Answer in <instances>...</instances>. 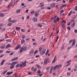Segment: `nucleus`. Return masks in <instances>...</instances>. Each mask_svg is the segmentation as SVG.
<instances>
[{"label": "nucleus", "mask_w": 77, "mask_h": 77, "mask_svg": "<svg viewBox=\"0 0 77 77\" xmlns=\"http://www.w3.org/2000/svg\"><path fill=\"white\" fill-rule=\"evenodd\" d=\"M4 56V55H3V54L1 55L0 56V58H1V57H3Z\"/></svg>", "instance_id": "69168bd1"}, {"label": "nucleus", "mask_w": 77, "mask_h": 77, "mask_svg": "<svg viewBox=\"0 0 77 77\" xmlns=\"http://www.w3.org/2000/svg\"><path fill=\"white\" fill-rule=\"evenodd\" d=\"M21 31L22 32H25V30L24 29H21Z\"/></svg>", "instance_id": "13d9d810"}, {"label": "nucleus", "mask_w": 77, "mask_h": 77, "mask_svg": "<svg viewBox=\"0 0 77 77\" xmlns=\"http://www.w3.org/2000/svg\"><path fill=\"white\" fill-rule=\"evenodd\" d=\"M3 15H4V14L3 13H1L0 14V16L1 17H3Z\"/></svg>", "instance_id": "c85d7f7f"}, {"label": "nucleus", "mask_w": 77, "mask_h": 77, "mask_svg": "<svg viewBox=\"0 0 77 77\" xmlns=\"http://www.w3.org/2000/svg\"><path fill=\"white\" fill-rule=\"evenodd\" d=\"M29 18H30L29 16H27L26 17V19H27V20H29Z\"/></svg>", "instance_id": "e2e57ef3"}, {"label": "nucleus", "mask_w": 77, "mask_h": 77, "mask_svg": "<svg viewBox=\"0 0 77 77\" xmlns=\"http://www.w3.org/2000/svg\"><path fill=\"white\" fill-rule=\"evenodd\" d=\"M47 63H50V61H49V58H47L45 60L44 62V64H45V65H47Z\"/></svg>", "instance_id": "7ed1b4c3"}, {"label": "nucleus", "mask_w": 77, "mask_h": 77, "mask_svg": "<svg viewBox=\"0 0 77 77\" xmlns=\"http://www.w3.org/2000/svg\"><path fill=\"white\" fill-rule=\"evenodd\" d=\"M11 47V45L8 44L6 46L5 49H7L8 48H9L10 47Z\"/></svg>", "instance_id": "9d476101"}, {"label": "nucleus", "mask_w": 77, "mask_h": 77, "mask_svg": "<svg viewBox=\"0 0 77 77\" xmlns=\"http://www.w3.org/2000/svg\"><path fill=\"white\" fill-rule=\"evenodd\" d=\"M61 26H62L63 27H65V25H64V24L63 23H61Z\"/></svg>", "instance_id": "393cba45"}, {"label": "nucleus", "mask_w": 77, "mask_h": 77, "mask_svg": "<svg viewBox=\"0 0 77 77\" xmlns=\"http://www.w3.org/2000/svg\"><path fill=\"white\" fill-rule=\"evenodd\" d=\"M46 51V50L45 49H43L42 51V53H40V54L42 56V55H44V54H45V52Z\"/></svg>", "instance_id": "20e7f679"}, {"label": "nucleus", "mask_w": 77, "mask_h": 77, "mask_svg": "<svg viewBox=\"0 0 77 77\" xmlns=\"http://www.w3.org/2000/svg\"><path fill=\"white\" fill-rule=\"evenodd\" d=\"M33 45H38V43L36 42H34L33 43Z\"/></svg>", "instance_id": "7c9ffc66"}, {"label": "nucleus", "mask_w": 77, "mask_h": 77, "mask_svg": "<svg viewBox=\"0 0 77 77\" xmlns=\"http://www.w3.org/2000/svg\"><path fill=\"white\" fill-rule=\"evenodd\" d=\"M5 60H4L2 61V63H1V65H3V63H4V62H5Z\"/></svg>", "instance_id": "a211bd4d"}, {"label": "nucleus", "mask_w": 77, "mask_h": 77, "mask_svg": "<svg viewBox=\"0 0 77 77\" xmlns=\"http://www.w3.org/2000/svg\"><path fill=\"white\" fill-rule=\"evenodd\" d=\"M21 11V10L20 9H18L17 11V13H19V12H20Z\"/></svg>", "instance_id": "473e14b6"}, {"label": "nucleus", "mask_w": 77, "mask_h": 77, "mask_svg": "<svg viewBox=\"0 0 77 77\" xmlns=\"http://www.w3.org/2000/svg\"><path fill=\"white\" fill-rule=\"evenodd\" d=\"M11 18H10L9 20H8V22H9V23H11Z\"/></svg>", "instance_id": "5fc2aeb1"}, {"label": "nucleus", "mask_w": 77, "mask_h": 77, "mask_svg": "<svg viewBox=\"0 0 77 77\" xmlns=\"http://www.w3.org/2000/svg\"><path fill=\"white\" fill-rule=\"evenodd\" d=\"M36 66H37V68H38V69H41V67L39 65H37Z\"/></svg>", "instance_id": "b1692460"}, {"label": "nucleus", "mask_w": 77, "mask_h": 77, "mask_svg": "<svg viewBox=\"0 0 77 77\" xmlns=\"http://www.w3.org/2000/svg\"><path fill=\"white\" fill-rule=\"evenodd\" d=\"M38 27H42V26L41 25L39 24L38 25Z\"/></svg>", "instance_id": "864d4df0"}, {"label": "nucleus", "mask_w": 77, "mask_h": 77, "mask_svg": "<svg viewBox=\"0 0 77 77\" xmlns=\"http://www.w3.org/2000/svg\"><path fill=\"white\" fill-rule=\"evenodd\" d=\"M75 33H77V29H76L75 30Z\"/></svg>", "instance_id": "774afa93"}, {"label": "nucleus", "mask_w": 77, "mask_h": 77, "mask_svg": "<svg viewBox=\"0 0 77 77\" xmlns=\"http://www.w3.org/2000/svg\"><path fill=\"white\" fill-rule=\"evenodd\" d=\"M5 30H6V29L5 28H4L2 29L1 30L2 31H5Z\"/></svg>", "instance_id": "bf43d9fd"}, {"label": "nucleus", "mask_w": 77, "mask_h": 77, "mask_svg": "<svg viewBox=\"0 0 77 77\" xmlns=\"http://www.w3.org/2000/svg\"><path fill=\"white\" fill-rule=\"evenodd\" d=\"M56 56H55L54 57V60L52 61V63H53L55 62V61H56Z\"/></svg>", "instance_id": "1a4fd4ad"}, {"label": "nucleus", "mask_w": 77, "mask_h": 77, "mask_svg": "<svg viewBox=\"0 0 77 77\" xmlns=\"http://www.w3.org/2000/svg\"><path fill=\"white\" fill-rule=\"evenodd\" d=\"M17 47L15 48V50H18V48H21V46L20 45H17Z\"/></svg>", "instance_id": "39448f33"}, {"label": "nucleus", "mask_w": 77, "mask_h": 77, "mask_svg": "<svg viewBox=\"0 0 77 77\" xmlns=\"http://www.w3.org/2000/svg\"><path fill=\"white\" fill-rule=\"evenodd\" d=\"M42 4H43V2H41L40 3V5H41L39 7H42V6H44V5H42Z\"/></svg>", "instance_id": "5701e85b"}, {"label": "nucleus", "mask_w": 77, "mask_h": 77, "mask_svg": "<svg viewBox=\"0 0 77 77\" xmlns=\"http://www.w3.org/2000/svg\"><path fill=\"white\" fill-rule=\"evenodd\" d=\"M64 45H63L62 46V47L61 48L62 49H61V50H63V49H64Z\"/></svg>", "instance_id": "58836bf2"}, {"label": "nucleus", "mask_w": 77, "mask_h": 77, "mask_svg": "<svg viewBox=\"0 0 77 77\" xmlns=\"http://www.w3.org/2000/svg\"><path fill=\"white\" fill-rule=\"evenodd\" d=\"M39 51H41V50H42V47H41L39 48Z\"/></svg>", "instance_id": "f704fd0d"}, {"label": "nucleus", "mask_w": 77, "mask_h": 77, "mask_svg": "<svg viewBox=\"0 0 77 77\" xmlns=\"http://www.w3.org/2000/svg\"><path fill=\"white\" fill-rule=\"evenodd\" d=\"M18 57H16V58H14V59H13L11 60V61H14V60H18Z\"/></svg>", "instance_id": "6e6552de"}, {"label": "nucleus", "mask_w": 77, "mask_h": 77, "mask_svg": "<svg viewBox=\"0 0 77 77\" xmlns=\"http://www.w3.org/2000/svg\"><path fill=\"white\" fill-rule=\"evenodd\" d=\"M11 23H15V20H12L11 21Z\"/></svg>", "instance_id": "79ce46f5"}, {"label": "nucleus", "mask_w": 77, "mask_h": 77, "mask_svg": "<svg viewBox=\"0 0 77 77\" xmlns=\"http://www.w3.org/2000/svg\"><path fill=\"white\" fill-rule=\"evenodd\" d=\"M16 30H20L21 28L20 27H16Z\"/></svg>", "instance_id": "72a5a7b5"}, {"label": "nucleus", "mask_w": 77, "mask_h": 77, "mask_svg": "<svg viewBox=\"0 0 77 77\" xmlns=\"http://www.w3.org/2000/svg\"><path fill=\"white\" fill-rule=\"evenodd\" d=\"M67 29H68V30H71V28H70V27H67Z\"/></svg>", "instance_id": "603ef678"}, {"label": "nucleus", "mask_w": 77, "mask_h": 77, "mask_svg": "<svg viewBox=\"0 0 77 77\" xmlns=\"http://www.w3.org/2000/svg\"><path fill=\"white\" fill-rule=\"evenodd\" d=\"M53 68H54V66H52L51 67V70H53Z\"/></svg>", "instance_id": "6e6d98bb"}, {"label": "nucleus", "mask_w": 77, "mask_h": 77, "mask_svg": "<svg viewBox=\"0 0 77 77\" xmlns=\"http://www.w3.org/2000/svg\"><path fill=\"white\" fill-rule=\"evenodd\" d=\"M23 48H24L23 46H22L20 48V53H22V51H23Z\"/></svg>", "instance_id": "f8f14e48"}, {"label": "nucleus", "mask_w": 77, "mask_h": 77, "mask_svg": "<svg viewBox=\"0 0 77 77\" xmlns=\"http://www.w3.org/2000/svg\"><path fill=\"white\" fill-rule=\"evenodd\" d=\"M13 54H14V52H11L10 54V55L12 56V55H13Z\"/></svg>", "instance_id": "4d7b16f0"}, {"label": "nucleus", "mask_w": 77, "mask_h": 77, "mask_svg": "<svg viewBox=\"0 0 77 77\" xmlns=\"http://www.w3.org/2000/svg\"><path fill=\"white\" fill-rule=\"evenodd\" d=\"M27 46H25L23 48V51H26V50H27Z\"/></svg>", "instance_id": "ddd939ff"}, {"label": "nucleus", "mask_w": 77, "mask_h": 77, "mask_svg": "<svg viewBox=\"0 0 77 77\" xmlns=\"http://www.w3.org/2000/svg\"><path fill=\"white\" fill-rule=\"evenodd\" d=\"M37 20H38V19H37V18H36V17L34 18L33 19V21L34 22H36V21H37Z\"/></svg>", "instance_id": "9b49d317"}, {"label": "nucleus", "mask_w": 77, "mask_h": 77, "mask_svg": "<svg viewBox=\"0 0 77 77\" xmlns=\"http://www.w3.org/2000/svg\"><path fill=\"white\" fill-rule=\"evenodd\" d=\"M71 23V22H70L69 23H67V26H69V25H70V24Z\"/></svg>", "instance_id": "338daca9"}, {"label": "nucleus", "mask_w": 77, "mask_h": 77, "mask_svg": "<svg viewBox=\"0 0 77 77\" xmlns=\"http://www.w3.org/2000/svg\"><path fill=\"white\" fill-rule=\"evenodd\" d=\"M17 63H18L16 62H14L12 63L10 67V68L11 69H13L15 67V65H16Z\"/></svg>", "instance_id": "f257e3e1"}, {"label": "nucleus", "mask_w": 77, "mask_h": 77, "mask_svg": "<svg viewBox=\"0 0 77 77\" xmlns=\"http://www.w3.org/2000/svg\"><path fill=\"white\" fill-rule=\"evenodd\" d=\"M63 12H64V10H62L61 11H60V15H61V14H62V13H63Z\"/></svg>", "instance_id": "e433bc0d"}, {"label": "nucleus", "mask_w": 77, "mask_h": 77, "mask_svg": "<svg viewBox=\"0 0 77 77\" xmlns=\"http://www.w3.org/2000/svg\"><path fill=\"white\" fill-rule=\"evenodd\" d=\"M69 62H71V60H69L67 62V63H69Z\"/></svg>", "instance_id": "052dcab7"}, {"label": "nucleus", "mask_w": 77, "mask_h": 77, "mask_svg": "<svg viewBox=\"0 0 77 77\" xmlns=\"http://www.w3.org/2000/svg\"><path fill=\"white\" fill-rule=\"evenodd\" d=\"M11 4H9L7 8L8 9H9V7H11Z\"/></svg>", "instance_id": "49530a36"}, {"label": "nucleus", "mask_w": 77, "mask_h": 77, "mask_svg": "<svg viewBox=\"0 0 77 77\" xmlns=\"http://www.w3.org/2000/svg\"><path fill=\"white\" fill-rule=\"evenodd\" d=\"M3 24L2 23H0V26L3 27Z\"/></svg>", "instance_id": "3c124183"}, {"label": "nucleus", "mask_w": 77, "mask_h": 77, "mask_svg": "<svg viewBox=\"0 0 77 77\" xmlns=\"http://www.w3.org/2000/svg\"><path fill=\"white\" fill-rule=\"evenodd\" d=\"M61 66H62V65L60 64L58 65V69H59L61 68Z\"/></svg>", "instance_id": "2eb2a0df"}, {"label": "nucleus", "mask_w": 77, "mask_h": 77, "mask_svg": "<svg viewBox=\"0 0 77 77\" xmlns=\"http://www.w3.org/2000/svg\"><path fill=\"white\" fill-rule=\"evenodd\" d=\"M25 42V40L24 39H22L21 41V44H23L24 43V42Z\"/></svg>", "instance_id": "a878e982"}, {"label": "nucleus", "mask_w": 77, "mask_h": 77, "mask_svg": "<svg viewBox=\"0 0 77 77\" xmlns=\"http://www.w3.org/2000/svg\"><path fill=\"white\" fill-rule=\"evenodd\" d=\"M38 52V50H36L35 51L34 53V54H36V53H37V52Z\"/></svg>", "instance_id": "4c0bfd02"}, {"label": "nucleus", "mask_w": 77, "mask_h": 77, "mask_svg": "<svg viewBox=\"0 0 77 77\" xmlns=\"http://www.w3.org/2000/svg\"><path fill=\"white\" fill-rule=\"evenodd\" d=\"M75 39H73V41L72 43V46H74V45H75Z\"/></svg>", "instance_id": "0eeeda50"}, {"label": "nucleus", "mask_w": 77, "mask_h": 77, "mask_svg": "<svg viewBox=\"0 0 77 77\" xmlns=\"http://www.w3.org/2000/svg\"><path fill=\"white\" fill-rule=\"evenodd\" d=\"M36 70H37V69H36V68H34V71H33L34 72H36Z\"/></svg>", "instance_id": "8fccbe9b"}, {"label": "nucleus", "mask_w": 77, "mask_h": 77, "mask_svg": "<svg viewBox=\"0 0 77 77\" xmlns=\"http://www.w3.org/2000/svg\"><path fill=\"white\" fill-rule=\"evenodd\" d=\"M20 64L18 63L16 65V68H19V67H20Z\"/></svg>", "instance_id": "4be33fe9"}, {"label": "nucleus", "mask_w": 77, "mask_h": 77, "mask_svg": "<svg viewBox=\"0 0 77 77\" xmlns=\"http://www.w3.org/2000/svg\"><path fill=\"white\" fill-rule=\"evenodd\" d=\"M55 5H56L55 4H51V5H50V7L51 8H54V7L55 6Z\"/></svg>", "instance_id": "423d86ee"}, {"label": "nucleus", "mask_w": 77, "mask_h": 77, "mask_svg": "<svg viewBox=\"0 0 77 77\" xmlns=\"http://www.w3.org/2000/svg\"><path fill=\"white\" fill-rule=\"evenodd\" d=\"M13 73V72H7V74H8V75H9V74H11Z\"/></svg>", "instance_id": "cd10ccee"}, {"label": "nucleus", "mask_w": 77, "mask_h": 77, "mask_svg": "<svg viewBox=\"0 0 77 77\" xmlns=\"http://www.w3.org/2000/svg\"><path fill=\"white\" fill-rule=\"evenodd\" d=\"M12 23H10L8 24V25L9 26H12Z\"/></svg>", "instance_id": "ea45409f"}, {"label": "nucleus", "mask_w": 77, "mask_h": 77, "mask_svg": "<svg viewBox=\"0 0 77 77\" xmlns=\"http://www.w3.org/2000/svg\"><path fill=\"white\" fill-rule=\"evenodd\" d=\"M27 61H25L23 63L24 66H26V62Z\"/></svg>", "instance_id": "6ab92c4d"}, {"label": "nucleus", "mask_w": 77, "mask_h": 77, "mask_svg": "<svg viewBox=\"0 0 77 77\" xmlns=\"http://www.w3.org/2000/svg\"><path fill=\"white\" fill-rule=\"evenodd\" d=\"M74 21H75V20L74 19H73V20H71V21L72 23H73V22H74Z\"/></svg>", "instance_id": "680f3d73"}, {"label": "nucleus", "mask_w": 77, "mask_h": 77, "mask_svg": "<svg viewBox=\"0 0 77 77\" xmlns=\"http://www.w3.org/2000/svg\"><path fill=\"white\" fill-rule=\"evenodd\" d=\"M49 53V51L48 50H47L46 53H45V55H46V56H47V54H48V53Z\"/></svg>", "instance_id": "c9c22d12"}, {"label": "nucleus", "mask_w": 77, "mask_h": 77, "mask_svg": "<svg viewBox=\"0 0 77 77\" xmlns=\"http://www.w3.org/2000/svg\"><path fill=\"white\" fill-rule=\"evenodd\" d=\"M18 1V0H14V3H16L17 2V1Z\"/></svg>", "instance_id": "09e8293b"}, {"label": "nucleus", "mask_w": 77, "mask_h": 77, "mask_svg": "<svg viewBox=\"0 0 77 77\" xmlns=\"http://www.w3.org/2000/svg\"><path fill=\"white\" fill-rule=\"evenodd\" d=\"M41 73V71L40 70H38V75L39 74Z\"/></svg>", "instance_id": "37998d69"}, {"label": "nucleus", "mask_w": 77, "mask_h": 77, "mask_svg": "<svg viewBox=\"0 0 77 77\" xmlns=\"http://www.w3.org/2000/svg\"><path fill=\"white\" fill-rule=\"evenodd\" d=\"M75 22H74L73 24H72V27H74L75 26Z\"/></svg>", "instance_id": "f3484780"}, {"label": "nucleus", "mask_w": 77, "mask_h": 77, "mask_svg": "<svg viewBox=\"0 0 77 77\" xmlns=\"http://www.w3.org/2000/svg\"><path fill=\"white\" fill-rule=\"evenodd\" d=\"M34 52V50H31L30 52H29L30 54H33V52Z\"/></svg>", "instance_id": "aec40b11"}, {"label": "nucleus", "mask_w": 77, "mask_h": 77, "mask_svg": "<svg viewBox=\"0 0 77 77\" xmlns=\"http://www.w3.org/2000/svg\"><path fill=\"white\" fill-rule=\"evenodd\" d=\"M6 41H7V42H11V39H8V40H6Z\"/></svg>", "instance_id": "de8ad7c7"}, {"label": "nucleus", "mask_w": 77, "mask_h": 77, "mask_svg": "<svg viewBox=\"0 0 77 77\" xmlns=\"http://www.w3.org/2000/svg\"><path fill=\"white\" fill-rule=\"evenodd\" d=\"M25 38H26V36L25 35H22V39H24Z\"/></svg>", "instance_id": "2f4dec72"}, {"label": "nucleus", "mask_w": 77, "mask_h": 77, "mask_svg": "<svg viewBox=\"0 0 77 77\" xmlns=\"http://www.w3.org/2000/svg\"><path fill=\"white\" fill-rule=\"evenodd\" d=\"M71 64V63H69L67 64L65 66V67H66V66H69V65Z\"/></svg>", "instance_id": "a18cd8bd"}, {"label": "nucleus", "mask_w": 77, "mask_h": 77, "mask_svg": "<svg viewBox=\"0 0 77 77\" xmlns=\"http://www.w3.org/2000/svg\"><path fill=\"white\" fill-rule=\"evenodd\" d=\"M38 12H36L34 14V15H35V17H38Z\"/></svg>", "instance_id": "412c9836"}, {"label": "nucleus", "mask_w": 77, "mask_h": 77, "mask_svg": "<svg viewBox=\"0 0 77 77\" xmlns=\"http://www.w3.org/2000/svg\"><path fill=\"white\" fill-rule=\"evenodd\" d=\"M35 12V11H32L31 12V14H33Z\"/></svg>", "instance_id": "c756f323"}, {"label": "nucleus", "mask_w": 77, "mask_h": 77, "mask_svg": "<svg viewBox=\"0 0 77 77\" xmlns=\"http://www.w3.org/2000/svg\"><path fill=\"white\" fill-rule=\"evenodd\" d=\"M61 23H64V24H65L66 23V21L64 20L63 21H62Z\"/></svg>", "instance_id": "c03bdc74"}, {"label": "nucleus", "mask_w": 77, "mask_h": 77, "mask_svg": "<svg viewBox=\"0 0 77 77\" xmlns=\"http://www.w3.org/2000/svg\"><path fill=\"white\" fill-rule=\"evenodd\" d=\"M72 11H71L69 13V14L68 15L69 17V16H70V15H71V13H72Z\"/></svg>", "instance_id": "bb28decb"}, {"label": "nucleus", "mask_w": 77, "mask_h": 77, "mask_svg": "<svg viewBox=\"0 0 77 77\" xmlns=\"http://www.w3.org/2000/svg\"><path fill=\"white\" fill-rule=\"evenodd\" d=\"M57 16H55L54 17V23H56L57 21H59V17H57V18L56 19Z\"/></svg>", "instance_id": "f03ea898"}, {"label": "nucleus", "mask_w": 77, "mask_h": 77, "mask_svg": "<svg viewBox=\"0 0 77 77\" xmlns=\"http://www.w3.org/2000/svg\"><path fill=\"white\" fill-rule=\"evenodd\" d=\"M3 50H1V51H0V54H1V53H3Z\"/></svg>", "instance_id": "0e129e2a"}, {"label": "nucleus", "mask_w": 77, "mask_h": 77, "mask_svg": "<svg viewBox=\"0 0 77 77\" xmlns=\"http://www.w3.org/2000/svg\"><path fill=\"white\" fill-rule=\"evenodd\" d=\"M5 48V46H3L1 47L0 48H1V49H2L3 48Z\"/></svg>", "instance_id": "a19ab883"}, {"label": "nucleus", "mask_w": 77, "mask_h": 77, "mask_svg": "<svg viewBox=\"0 0 77 77\" xmlns=\"http://www.w3.org/2000/svg\"><path fill=\"white\" fill-rule=\"evenodd\" d=\"M67 5V4H66L65 5L63 4L62 5V6L61 7V9H62V8H64Z\"/></svg>", "instance_id": "4468645a"}, {"label": "nucleus", "mask_w": 77, "mask_h": 77, "mask_svg": "<svg viewBox=\"0 0 77 77\" xmlns=\"http://www.w3.org/2000/svg\"><path fill=\"white\" fill-rule=\"evenodd\" d=\"M57 68H58V65H57L54 67L53 69L54 70H55Z\"/></svg>", "instance_id": "dca6fc26"}]
</instances>
